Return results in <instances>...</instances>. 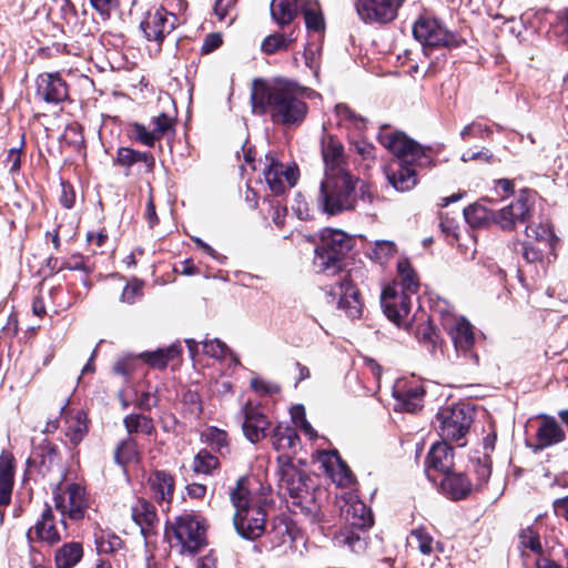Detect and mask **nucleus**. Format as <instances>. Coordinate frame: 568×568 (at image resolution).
Returning a JSON list of instances; mask_svg holds the SVG:
<instances>
[{
    "instance_id": "2f4dec72",
    "label": "nucleus",
    "mask_w": 568,
    "mask_h": 568,
    "mask_svg": "<svg viewBox=\"0 0 568 568\" xmlns=\"http://www.w3.org/2000/svg\"><path fill=\"white\" fill-rule=\"evenodd\" d=\"M181 354V346L173 344L166 348H159L154 352L141 353L139 357L143 358L145 363L152 367L163 369L168 363Z\"/></svg>"
},
{
    "instance_id": "aec40b11",
    "label": "nucleus",
    "mask_w": 568,
    "mask_h": 568,
    "mask_svg": "<svg viewBox=\"0 0 568 568\" xmlns=\"http://www.w3.org/2000/svg\"><path fill=\"white\" fill-rule=\"evenodd\" d=\"M318 462L336 485L346 487L352 484V471L336 450L322 452Z\"/></svg>"
},
{
    "instance_id": "6e6552de",
    "label": "nucleus",
    "mask_w": 568,
    "mask_h": 568,
    "mask_svg": "<svg viewBox=\"0 0 568 568\" xmlns=\"http://www.w3.org/2000/svg\"><path fill=\"white\" fill-rule=\"evenodd\" d=\"M534 191L524 189L519 195L506 206L494 213V223L503 231H514L518 224L529 221L535 205Z\"/></svg>"
},
{
    "instance_id": "f8f14e48",
    "label": "nucleus",
    "mask_w": 568,
    "mask_h": 568,
    "mask_svg": "<svg viewBox=\"0 0 568 568\" xmlns=\"http://www.w3.org/2000/svg\"><path fill=\"white\" fill-rule=\"evenodd\" d=\"M264 178L272 193L280 195L296 184L298 172L296 166L284 165L272 154H267Z\"/></svg>"
},
{
    "instance_id": "9d476101",
    "label": "nucleus",
    "mask_w": 568,
    "mask_h": 568,
    "mask_svg": "<svg viewBox=\"0 0 568 568\" xmlns=\"http://www.w3.org/2000/svg\"><path fill=\"white\" fill-rule=\"evenodd\" d=\"M381 304L386 317L400 326L410 311V295L399 291V284L393 282L383 288Z\"/></svg>"
},
{
    "instance_id": "0e129e2a",
    "label": "nucleus",
    "mask_w": 568,
    "mask_h": 568,
    "mask_svg": "<svg viewBox=\"0 0 568 568\" xmlns=\"http://www.w3.org/2000/svg\"><path fill=\"white\" fill-rule=\"evenodd\" d=\"M144 217L148 221L150 227H154L159 223V217H158V214L155 211V204H154L152 191H150V193H149V199L146 202Z\"/></svg>"
},
{
    "instance_id": "c03bdc74",
    "label": "nucleus",
    "mask_w": 568,
    "mask_h": 568,
    "mask_svg": "<svg viewBox=\"0 0 568 568\" xmlns=\"http://www.w3.org/2000/svg\"><path fill=\"white\" fill-rule=\"evenodd\" d=\"M95 542L101 554H112L122 547V540L113 534L102 532L97 537Z\"/></svg>"
},
{
    "instance_id": "4c0bfd02",
    "label": "nucleus",
    "mask_w": 568,
    "mask_h": 568,
    "mask_svg": "<svg viewBox=\"0 0 568 568\" xmlns=\"http://www.w3.org/2000/svg\"><path fill=\"white\" fill-rule=\"evenodd\" d=\"M428 47H448L456 42L455 36L440 21L428 19Z\"/></svg>"
},
{
    "instance_id": "20e7f679",
    "label": "nucleus",
    "mask_w": 568,
    "mask_h": 568,
    "mask_svg": "<svg viewBox=\"0 0 568 568\" xmlns=\"http://www.w3.org/2000/svg\"><path fill=\"white\" fill-rule=\"evenodd\" d=\"M231 501L236 509L233 523L239 535L246 539L262 536L265 530L266 514L261 506L253 504L246 477L237 479L235 488L231 491Z\"/></svg>"
},
{
    "instance_id": "de8ad7c7",
    "label": "nucleus",
    "mask_w": 568,
    "mask_h": 568,
    "mask_svg": "<svg viewBox=\"0 0 568 568\" xmlns=\"http://www.w3.org/2000/svg\"><path fill=\"white\" fill-rule=\"evenodd\" d=\"M132 136L140 143L146 146H153L159 138L153 130L146 129L143 124L134 123L132 125Z\"/></svg>"
},
{
    "instance_id": "2eb2a0df",
    "label": "nucleus",
    "mask_w": 568,
    "mask_h": 568,
    "mask_svg": "<svg viewBox=\"0 0 568 568\" xmlns=\"http://www.w3.org/2000/svg\"><path fill=\"white\" fill-rule=\"evenodd\" d=\"M242 428L245 437L253 444L265 438L271 426V422L261 407L247 402L242 408Z\"/></svg>"
},
{
    "instance_id": "ddd939ff",
    "label": "nucleus",
    "mask_w": 568,
    "mask_h": 568,
    "mask_svg": "<svg viewBox=\"0 0 568 568\" xmlns=\"http://www.w3.org/2000/svg\"><path fill=\"white\" fill-rule=\"evenodd\" d=\"M405 0H357L356 10L365 22L388 23L398 13Z\"/></svg>"
},
{
    "instance_id": "c85d7f7f",
    "label": "nucleus",
    "mask_w": 568,
    "mask_h": 568,
    "mask_svg": "<svg viewBox=\"0 0 568 568\" xmlns=\"http://www.w3.org/2000/svg\"><path fill=\"white\" fill-rule=\"evenodd\" d=\"M301 11L310 32L321 33L325 30L324 14L318 1L303 0Z\"/></svg>"
},
{
    "instance_id": "c756f323",
    "label": "nucleus",
    "mask_w": 568,
    "mask_h": 568,
    "mask_svg": "<svg viewBox=\"0 0 568 568\" xmlns=\"http://www.w3.org/2000/svg\"><path fill=\"white\" fill-rule=\"evenodd\" d=\"M399 291L408 295L416 294L419 287V280L408 260H400L397 263V278Z\"/></svg>"
},
{
    "instance_id": "6ab92c4d",
    "label": "nucleus",
    "mask_w": 568,
    "mask_h": 568,
    "mask_svg": "<svg viewBox=\"0 0 568 568\" xmlns=\"http://www.w3.org/2000/svg\"><path fill=\"white\" fill-rule=\"evenodd\" d=\"M114 164L124 169V175L130 176L132 169L138 165V173H150L153 171L154 156L146 152H139L131 148H119Z\"/></svg>"
},
{
    "instance_id": "13d9d810",
    "label": "nucleus",
    "mask_w": 568,
    "mask_h": 568,
    "mask_svg": "<svg viewBox=\"0 0 568 568\" xmlns=\"http://www.w3.org/2000/svg\"><path fill=\"white\" fill-rule=\"evenodd\" d=\"M251 387L253 388L254 392H256L260 395H270L278 393L280 390L277 385L268 383L257 377L251 379Z\"/></svg>"
},
{
    "instance_id": "3c124183",
    "label": "nucleus",
    "mask_w": 568,
    "mask_h": 568,
    "mask_svg": "<svg viewBox=\"0 0 568 568\" xmlns=\"http://www.w3.org/2000/svg\"><path fill=\"white\" fill-rule=\"evenodd\" d=\"M442 233L445 235L449 244H454L458 240V225L455 220L442 217L439 223Z\"/></svg>"
},
{
    "instance_id": "cd10ccee",
    "label": "nucleus",
    "mask_w": 568,
    "mask_h": 568,
    "mask_svg": "<svg viewBox=\"0 0 568 568\" xmlns=\"http://www.w3.org/2000/svg\"><path fill=\"white\" fill-rule=\"evenodd\" d=\"M132 519L140 526L141 531L145 534L158 521L154 506L145 500L138 499L131 508Z\"/></svg>"
},
{
    "instance_id": "f257e3e1",
    "label": "nucleus",
    "mask_w": 568,
    "mask_h": 568,
    "mask_svg": "<svg viewBox=\"0 0 568 568\" xmlns=\"http://www.w3.org/2000/svg\"><path fill=\"white\" fill-rule=\"evenodd\" d=\"M353 243V237L344 231L324 229L315 248L313 265L317 273L327 276L338 275L327 290L331 302L336 303L337 308L347 317L358 318L364 307L358 285L364 283L366 270L363 265H355L347 271L342 268Z\"/></svg>"
},
{
    "instance_id": "dca6fc26",
    "label": "nucleus",
    "mask_w": 568,
    "mask_h": 568,
    "mask_svg": "<svg viewBox=\"0 0 568 568\" xmlns=\"http://www.w3.org/2000/svg\"><path fill=\"white\" fill-rule=\"evenodd\" d=\"M65 494L68 501L62 495L54 493L55 508L62 516L68 515L73 520L83 518L88 507L84 488L79 484H71L68 486Z\"/></svg>"
},
{
    "instance_id": "58836bf2",
    "label": "nucleus",
    "mask_w": 568,
    "mask_h": 568,
    "mask_svg": "<svg viewBox=\"0 0 568 568\" xmlns=\"http://www.w3.org/2000/svg\"><path fill=\"white\" fill-rule=\"evenodd\" d=\"M537 438L540 447H548L560 443L565 438V433L554 419H547L538 428Z\"/></svg>"
},
{
    "instance_id": "72a5a7b5",
    "label": "nucleus",
    "mask_w": 568,
    "mask_h": 568,
    "mask_svg": "<svg viewBox=\"0 0 568 568\" xmlns=\"http://www.w3.org/2000/svg\"><path fill=\"white\" fill-rule=\"evenodd\" d=\"M139 459L138 443L133 437L128 436L118 444L114 450V460L118 465L125 467L129 464L138 463Z\"/></svg>"
},
{
    "instance_id": "f3484780",
    "label": "nucleus",
    "mask_w": 568,
    "mask_h": 568,
    "mask_svg": "<svg viewBox=\"0 0 568 568\" xmlns=\"http://www.w3.org/2000/svg\"><path fill=\"white\" fill-rule=\"evenodd\" d=\"M384 172L389 184L397 191H408L417 182L415 161L407 163L403 160H393L386 165Z\"/></svg>"
},
{
    "instance_id": "bb28decb",
    "label": "nucleus",
    "mask_w": 568,
    "mask_h": 568,
    "mask_svg": "<svg viewBox=\"0 0 568 568\" xmlns=\"http://www.w3.org/2000/svg\"><path fill=\"white\" fill-rule=\"evenodd\" d=\"M34 534L38 539L54 544L60 540V532L54 524V516L50 507L42 513L41 519L37 521L29 535Z\"/></svg>"
},
{
    "instance_id": "79ce46f5",
    "label": "nucleus",
    "mask_w": 568,
    "mask_h": 568,
    "mask_svg": "<svg viewBox=\"0 0 568 568\" xmlns=\"http://www.w3.org/2000/svg\"><path fill=\"white\" fill-rule=\"evenodd\" d=\"M292 41L293 39L286 37L285 34L277 32L272 33L263 40L261 50L265 54H274L276 52L287 50Z\"/></svg>"
},
{
    "instance_id": "052dcab7",
    "label": "nucleus",
    "mask_w": 568,
    "mask_h": 568,
    "mask_svg": "<svg viewBox=\"0 0 568 568\" xmlns=\"http://www.w3.org/2000/svg\"><path fill=\"white\" fill-rule=\"evenodd\" d=\"M356 192L357 195H359V199L364 203H373L376 199V192L372 189V186L368 183H365L363 181H358L356 184Z\"/></svg>"
},
{
    "instance_id": "5701e85b",
    "label": "nucleus",
    "mask_w": 568,
    "mask_h": 568,
    "mask_svg": "<svg viewBox=\"0 0 568 568\" xmlns=\"http://www.w3.org/2000/svg\"><path fill=\"white\" fill-rule=\"evenodd\" d=\"M425 389L423 385L410 386L408 388L400 387L399 385L393 392L396 399L395 409L416 413L424 407Z\"/></svg>"
},
{
    "instance_id": "f03ea898",
    "label": "nucleus",
    "mask_w": 568,
    "mask_h": 568,
    "mask_svg": "<svg viewBox=\"0 0 568 568\" xmlns=\"http://www.w3.org/2000/svg\"><path fill=\"white\" fill-rule=\"evenodd\" d=\"M312 93V89L288 78L277 77L268 81L256 79L251 100L253 109L267 113L273 123L292 128L301 125L306 119V100Z\"/></svg>"
},
{
    "instance_id": "864d4df0",
    "label": "nucleus",
    "mask_w": 568,
    "mask_h": 568,
    "mask_svg": "<svg viewBox=\"0 0 568 568\" xmlns=\"http://www.w3.org/2000/svg\"><path fill=\"white\" fill-rule=\"evenodd\" d=\"M153 131L159 140L172 129L173 120L171 116L165 113H161L160 115L152 119Z\"/></svg>"
},
{
    "instance_id": "473e14b6",
    "label": "nucleus",
    "mask_w": 568,
    "mask_h": 568,
    "mask_svg": "<svg viewBox=\"0 0 568 568\" xmlns=\"http://www.w3.org/2000/svg\"><path fill=\"white\" fill-rule=\"evenodd\" d=\"M83 549L79 542H68L59 548L55 552L57 568H72L82 558Z\"/></svg>"
},
{
    "instance_id": "8fccbe9b",
    "label": "nucleus",
    "mask_w": 568,
    "mask_h": 568,
    "mask_svg": "<svg viewBox=\"0 0 568 568\" xmlns=\"http://www.w3.org/2000/svg\"><path fill=\"white\" fill-rule=\"evenodd\" d=\"M142 296V284L140 282H132L124 286L121 294V302L126 304H133Z\"/></svg>"
},
{
    "instance_id": "09e8293b",
    "label": "nucleus",
    "mask_w": 568,
    "mask_h": 568,
    "mask_svg": "<svg viewBox=\"0 0 568 568\" xmlns=\"http://www.w3.org/2000/svg\"><path fill=\"white\" fill-rule=\"evenodd\" d=\"M407 545L412 549H418L422 554H426V532L423 527L412 530L407 537Z\"/></svg>"
},
{
    "instance_id": "4d7b16f0",
    "label": "nucleus",
    "mask_w": 568,
    "mask_h": 568,
    "mask_svg": "<svg viewBox=\"0 0 568 568\" xmlns=\"http://www.w3.org/2000/svg\"><path fill=\"white\" fill-rule=\"evenodd\" d=\"M210 443L214 446L220 454L229 452L227 434L220 429H214L210 433Z\"/></svg>"
},
{
    "instance_id": "49530a36",
    "label": "nucleus",
    "mask_w": 568,
    "mask_h": 568,
    "mask_svg": "<svg viewBox=\"0 0 568 568\" xmlns=\"http://www.w3.org/2000/svg\"><path fill=\"white\" fill-rule=\"evenodd\" d=\"M33 459H40V464L49 468L57 459V449L50 443L41 444L33 452Z\"/></svg>"
},
{
    "instance_id": "680f3d73",
    "label": "nucleus",
    "mask_w": 568,
    "mask_h": 568,
    "mask_svg": "<svg viewBox=\"0 0 568 568\" xmlns=\"http://www.w3.org/2000/svg\"><path fill=\"white\" fill-rule=\"evenodd\" d=\"M222 44V37L220 33H210L205 37L202 44V53H211Z\"/></svg>"
},
{
    "instance_id": "423d86ee",
    "label": "nucleus",
    "mask_w": 568,
    "mask_h": 568,
    "mask_svg": "<svg viewBox=\"0 0 568 568\" xmlns=\"http://www.w3.org/2000/svg\"><path fill=\"white\" fill-rule=\"evenodd\" d=\"M433 315L438 313L442 316L443 325L448 331L455 349L458 354L469 355L475 363L478 356L471 352L475 344L474 326L464 316H455L448 313L446 303H436L430 306Z\"/></svg>"
},
{
    "instance_id": "6e6d98bb",
    "label": "nucleus",
    "mask_w": 568,
    "mask_h": 568,
    "mask_svg": "<svg viewBox=\"0 0 568 568\" xmlns=\"http://www.w3.org/2000/svg\"><path fill=\"white\" fill-rule=\"evenodd\" d=\"M413 36L420 43L423 53H426V18L420 14L413 26Z\"/></svg>"
},
{
    "instance_id": "4468645a",
    "label": "nucleus",
    "mask_w": 568,
    "mask_h": 568,
    "mask_svg": "<svg viewBox=\"0 0 568 568\" xmlns=\"http://www.w3.org/2000/svg\"><path fill=\"white\" fill-rule=\"evenodd\" d=\"M178 17L163 8L149 12L140 27L148 41H153L160 48L165 36L170 34L176 27Z\"/></svg>"
},
{
    "instance_id": "603ef678",
    "label": "nucleus",
    "mask_w": 568,
    "mask_h": 568,
    "mask_svg": "<svg viewBox=\"0 0 568 568\" xmlns=\"http://www.w3.org/2000/svg\"><path fill=\"white\" fill-rule=\"evenodd\" d=\"M396 253V245L392 241H376L374 254L381 262L389 258Z\"/></svg>"
},
{
    "instance_id": "f704fd0d",
    "label": "nucleus",
    "mask_w": 568,
    "mask_h": 568,
    "mask_svg": "<svg viewBox=\"0 0 568 568\" xmlns=\"http://www.w3.org/2000/svg\"><path fill=\"white\" fill-rule=\"evenodd\" d=\"M495 211L488 210L480 203H474L464 210V216L469 226L486 227L491 222L494 223Z\"/></svg>"
},
{
    "instance_id": "0eeeda50",
    "label": "nucleus",
    "mask_w": 568,
    "mask_h": 568,
    "mask_svg": "<svg viewBox=\"0 0 568 568\" xmlns=\"http://www.w3.org/2000/svg\"><path fill=\"white\" fill-rule=\"evenodd\" d=\"M173 534L182 546V552L196 554L206 545L205 520L194 513H185L172 524Z\"/></svg>"
},
{
    "instance_id": "37998d69",
    "label": "nucleus",
    "mask_w": 568,
    "mask_h": 568,
    "mask_svg": "<svg viewBox=\"0 0 568 568\" xmlns=\"http://www.w3.org/2000/svg\"><path fill=\"white\" fill-rule=\"evenodd\" d=\"M217 466V457L206 449L200 450L193 460V470L199 474L210 475Z\"/></svg>"
},
{
    "instance_id": "b1692460",
    "label": "nucleus",
    "mask_w": 568,
    "mask_h": 568,
    "mask_svg": "<svg viewBox=\"0 0 568 568\" xmlns=\"http://www.w3.org/2000/svg\"><path fill=\"white\" fill-rule=\"evenodd\" d=\"M322 156L325 164V174L333 172H344L339 169L343 160V145L331 135L322 139Z\"/></svg>"
},
{
    "instance_id": "393cba45",
    "label": "nucleus",
    "mask_w": 568,
    "mask_h": 568,
    "mask_svg": "<svg viewBox=\"0 0 568 568\" xmlns=\"http://www.w3.org/2000/svg\"><path fill=\"white\" fill-rule=\"evenodd\" d=\"M446 442L434 444L428 452V468L438 470L443 475L452 469L454 457L453 450Z\"/></svg>"
},
{
    "instance_id": "338daca9",
    "label": "nucleus",
    "mask_w": 568,
    "mask_h": 568,
    "mask_svg": "<svg viewBox=\"0 0 568 568\" xmlns=\"http://www.w3.org/2000/svg\"><path fill=\"white\" fill-rule=\"evenodd\" d=\"M156 404V396L151 392H143L136 402V406L142 410H151Z\"/></svg>"
},
{
    "instance_id": "1a4fd4ad",
    "label": "nucleus",
    "mask_w": 568,
    "mask_h": 568,
    "mask_svg": "<svg viewBox=\"0 0 568 568\" xmlns=\"http://www.w3.org/2000/svg\"><path fill=\"white\" fill-rule=\"evenodd\" d=\"M378 141L395 155V160H403L408 163L419 159L423 153L422 146L418 143L409 139L402 131H392L387 125L381 128Z\"/></svg>"
},
{
    "instance_id": "a878e982",
    "label": "nucleus",
    "mask_w": 568,
    "mask_h": 568,
    "mask_svg": "<svg viewBox=\"0 0 568 568\" xmlns=\"http://www.w3.org/2000/svg\"><path fill=\"white\" fill-rule=\"evenodd\" d=\"M301 0H272L271 2V17L280 26L285 27L290 24L301 9Z\"/></svg>"
},
{
    "instance_id": "5fc2aeb1",
    "label": "nucleus",
    "mask_w": 568,
    "mask_h": 568,
    "mask_svg": "<svg viewBox=\"0 0 568 568\" xmlns=\"http://www.w3.org/2000/svg\"><path fill=\"white\" fill-rule=\"evenodd\" d=\"M87 416L84 413L79 412L77 415V425L74 427H70V432L68 436H70L71 442L79 443L84 434L87 433Z\"/></svg>"
},
{
    "instance_id": "69168bd1",
    "label": "nucleus",
    "mask_w": 568,
    "mask_h": 568,
    "mask_svg": "<svg viewBox=\"0 0 568 568\" xmlns=\"http://www.w3.org/2000/svg\"><path fill=\"white\" fill-rule=\"evenodd\" d=\"M544 250L539 246H530L525 244L523 246V256L528 263L541 261Z\"/></svg>"
},
{
    "instance_id": "a19ab883",
    "label": "nucleus",
    "mask_w": 568,
    "mask_h": 568,
    "mask_svg": "<svg viewBox=\"0 0 568 568\" xmlns=\"http://www.w3.org/2000/svg\"><path fill=\"white\" fill-rule=\"evenodd\" d=\"M519 546L523 548V554L529 550L535 555H540L542 546L539 539V534L531 527L521 529L519 534Z\"/></svg>"
},
{
    "instance_id": "a18cd8bd",
    "label": "nucleus",
    "mask_w": 568,
    "mask_h": 568,
    "mask_svg": "<svg viewBox=\"0 0 568 568\" xmlns=\"http://www.w3.org/2000/svg\"><path fill=\"white\" fill-rule=\"evenodd\" d=\"M202 344L204 353L216 359H224L230 353L226 344L219 338L205 339L202 342Z\"/></svg>"
},
{
    "instance_id": "e2e57ef3",
    "label": "nucleus",
    "mask_w": 568,
    "mask_h": 568,
    "mask_svg": "<svg viewBox=\"0 0 568 568\" xmlns=\"http://www.w3.org/2000/svg\"><path fill=\"white\" fill-rule=\"evenodd\" d=\"M6 163L9 168L10 172H16L21 166V149L20 148H12L9 150Z\"/></svg>"
},
{
    "instance_id": "412c9836",
    "label": "nucleus",
    "mask_w": 568,
    "mask_h": 568,
    "mask_svg": "<svg viewBox=\"0 0 568 568\" xmlns=\"http://www.w3.org/2000/svg\"><path fill=\"white\" fill-rule=\"evenodd\" d=\"M146 487L155 501L169 505L173 498L175 480L166 470H154L148 477Z\"/></svg>"
},
{
    "instance_id": "39448f33",
    "label": "nucleus",
    "mask_w": 568,
    "mask_h": 568,
    "mask_svg": "<svg viewBox=\"0 0 568 568\" xmlns=\"http://www.w3.org/2000/svg\"><path fill=\"white\" fill-rule=\"evenodd\" d=\"M473 420V408L466 404L445 406L436 414V427L444 440L459 442L463 439Z\"/></svg>"
},
{
    "instance_id": "4be33fe9",
    "label": "nucleus",
    "mask_w": 568,
    "mask_h": 568,
    "mask_svg": "<svg viewBox=\"0 0 568 568\" xmlns=\"http://www.w3.org/2000/svg\"><path fill=\"white\" fill-rule=\"evenodd\" d=\"M435 485L437 479L432 478ZM439 491L452 500H462L471 493V484L463 474H445L438 483Z\"/></svg>"
},
{
    "instance_id": "9b49d317",
    "label": "nucleus",
    "mask_w": 568,
    "mask_h": 568,
    "mask_svg": "<svg viewBox=\"0 0 568 568\" xmlns=\"http://www.w3.org/2000/svg\"><path fill=\"white\" fill-rule=\"evenodd\" d=\"M280 488L288 493L292 498H301L303 493H307V476L300 469L292 458L282 454L277 457Z\"/></svg>"
},
{
    "instance_id": "e433bc0d",
    "label": "nucleus",
    "mask_w": 568,
    "mask_h": 568,
    "mask_svg": "<svg viewBox=\"0 0 568 568\" xmlns=\"http://www.w3.org/2000/svg\"><path fill=\"white\" fill-rule=\"evenodd\" d=\"M526 236L535 240L538 245H544L549 251L554 250L558 240L550 225L544 223L527 225Z\"/></svg>"
},
{
    "instance_id": "7c9ffc66",
    "label": "nucleus",
    "mask_w": 568,
    "mask_h": 568,
    "mask_svg": "<svg viewBox=\"0 0 568 568\" xmlns=\"http://www.w3.org/2000/svg\"><path fill=\"white\" fill-rule=\"evenodd\" d=\"M343 513L346 521L353 527L366 529L373 525L371 511L362 501L348 504Z\"/></svg>"
},
{
    "instance_id": "a211bd4d",
    "label": "nucleus",
    "mask_w": 568,
    "mask_h": 568,
    "mask_svg": "<svg viewBox=\"0 0 568 568\" xmlns=\"http://www.w3.org/2000/svg\"><path fill=\"white\" fill-rule=\"evenodd\" d=\"M37 95L47 103L58 104L68 98V85L59 73H42L37 78Z\"/></svg>"
},
{
    "instance_id": "bf43d9fd",
    "label": "nucleus",
    "mask_w": 568,
    "mask_h": 568,
    "mask_svg": "<svg viewBox=\"0 0 568 568\" xmlns=\"http://www.w3.org/2000/svg\"><path fill=\"white\" fill-rule=\"evenodd\" d=\"M133 356H123L115 362L113 371L119 375L128 376L133 371Z\"/></svg>"
},
{
    "instance_id": "c9c22d12",
    "label": "nucleus",
    "mask_w": 568,
    "mask_h": 568,
    "mask_svg": "<svg viewBox=\"0 0 568 568\" xmlns=\"http://www.w3.org/2000/svg\"><path fill=\"white\" fill-rule=\"evenodd\" d=\"M295 428L288 425H277L272 435V444L276 450L294 449L298 444Z\"/></svg>"
},
{
    "instance_id": "774afa93",
    "label": "nucleus",
    "mask_w": 568,
    "mask_h": 568,
    "mask_svg": "<svg viewBox=\"0 0 568 568\" xmlns=\"http://www.w3.org/2000/svg\"><path fill=\"white\" fill-rule=\"evenodd\" d=\"M552 507L556 516L564 518L568 523V496L555 499Z\"/></svg>"
},
{
    "instance_id": "7ed1b4c3",
    "label": "nucleus",
    "mask_w": 568,
    "mask_h": 568,
    "mask_svg": "<svg viewBox=\"0 0 568 568\" xmlns=\"http://www.w3.org/2000/svg\"><path fill=\"white\" fill-rule=\"evenodd\" d=\"M357 183L358 180L347 172H327L320 185L318 207L328 215L353 211L357 203Z\"/></svg>"
},
{
    "instance_id": "ea45409f",
    "label": "nucleus",
    "mask_w": 568,
    "mask_h": 568,
    "mask_svg": "<svg viewBox=\"0 0 568 568\" xmlns=\"http://www.w3.org/2000/svg\"><path fill=\"white\" fill-rule=\"evenodd\" d=\"M123 425L130 436L136 433L152 435L155 430L153 419L142 414H130L125 416L123 418Z\"/></svg>"
}]
</instances>
